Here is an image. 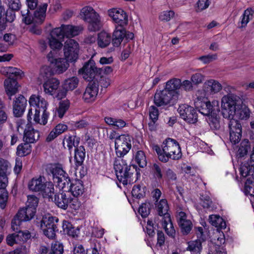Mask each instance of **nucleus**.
Here are the masks:
<instances>
[{"instance_id":"f257e3e1","label":"nucleus","mask_w":254,"mask_h":254,"mask_svg":"<svg viewBox=\"0 0 254 254\" xmlns=\"http://www.w3.org/2000/svg\"><path fill=\"white\" fill-rule=\"evenodd\" d=\"M152 149L157 153L159 160L163 162H167L170 158L177 160L182 157L179 144L172 138L165 139L162 145V148L157 145H153Z\"/></svg>"},{"instance_id":"f03ea898","label":"nucleus","mask_w":254,"mask_h":254,"mask_svg":"<svg viewBox=\"0 0 254 254\" xmlns=\"http://www.w3.org/2000/svg\"><path fill=\"white\" fill-rule=\"evenodd\" d=\"M123 157L117 156L114 162V168L119 182L124 185H127L136 181L137 178L134 180L133 175L134 172H136V175H137L138 173L137 172L136 166H127Z\"/></svg>"},{"instance_id":"7ed1b4c3","label":"nucleus","mask_w":254,"mask_h":254,"mask_svg":"<svg viewBox=\"0 0 254 254\" xmlns=\"http://www.w3.org/2000/svg\"><path fill=\"white\" fill-rule=\"evenodd\" d=\"M29 103L31 107L35 108L34 121L45 125L49 117V113L47 111L49 105L48 102L41 96L33 94L29 98Z\"/></svg>"},{"instance_id":"20e7f679","label":"nucleus","mask_w":254,"mask_h":254,"mask_svg":"<svg viewBox=\"0 0 254 254\" xmlns=\"http://www.w3.org/2000/svg\"><path fill=\"white\" fill-rule=\"evenodd\" d=\"M159 215L162 216V226L166 234L170 237L174 238L176 231L171 220L170 214L168 213L169 205L166 199H161L155 203Z\"/></svg>"},{"instance_id":"39448f33","label":"nucleus","mask_w":254,"mask_h":254,"mask_svg":"<svg viewBox=\"0 0 254 254\" xmlns=\"http://www.w3.org/2000/svg\"><path fill=\"white\" fill-rule=\"evenodd\" d=\"M195 96L194 104L201 114L208 117L215 111H219V102L218 100H213L211 104L207 101L208 97H205L203 92L201 91H197Z\"/></svg>"},{"instance_id":"423d86ee","label":"nucleus","mask_w":254,"mask_h":254,"mask_svg":"<svg viewBox=\"0 0 254 254\" xmlns=\"http://www.w3.org/2000/svg\"><path fill=\"white\" fill-rule=\"evenodd\" d=\"M81 18L89 23L88 28L90 31L99 30L102 24L99 14L91 6H86L83 7L80 13Z\"/></svg>"},{"instance_id":"0eeeda50","label":"nucleus","mask_w":254,"mask_h":254,"mask_svg":"<svg viewBox=\"0 0 254 254\" xmlns=\"http://www.w3.org/2000/svg\"><path fill=\"white\" fill-rule=\"evenodd\" d=\"M241 101L239 97L234 94H227L221 99V108L224 118L231 119L235 116V111L239 108Z\"/></svg>"},{"instance_id":"6e6552de","label":"nucleus","mask_w":254,"mask_h":254,"mask_svg":"<svg viewBox=\"0 0 254 254\" xmlns=\"http://www.w3.org/2000/svg\"><path fill=\"white\" fill-rule=\"evenodd\" d=\"M64 58L69 62H75L78 58L79 46L78 43L73 39H67L64 45Z\"/></svg>"},{"instance_id":"1a4fd4ad","label":"nucleus","mask_w":254,"mask_h":254,"mask_svg":"<svg viewBox=\"0 0 254 254\" xmlns=\"http://www.w3.org/2000/svg\"><path fill=\"white\" fill-rule=\"evenodd\" d=\"M82 30L81 27L70 25H62L60 27L54 28L52 30V36H58L63 38L73 37L78 35Z\"/></svg>"},{"instance_id":"9d476101","label":"nucleus","mask_w":254,"mask_h":254,"mask_svg":"<svg viewBox=\"0 0 254 254\" xmlns=\"http://www.w3.org/2000/svg\"><path fill=\"white\" fill-rule=\"evenodd\" d=\"M131 144L130 136L124 134L115 141V149L117 157H124L130 150Z\"/></svg>"},{"instance_id":"9b49d317","label":"nucleus","mask_w":254,"mask_h":254,"mask_svg":"<svg viewBox=\"0 0 254 254\" xmlns=\"http://www.w3.org/2000/svg\"><path fill=\"white\" fill-rule=\"evenodd\" d=\"M50 173L52 175L54 181L58 184L62 188L68 185L70 179L67 173L61 168L52 165L49 168Z\"/></svg>"},{"instance_id":"f8f14e48","label":"nucleus","mask_w":254,"mask_h":254,"mask_svg":"<svg viewBox=\"0 0 254 254\" xmlns=\"http://www.w3.org/2000/svg\"><path fill=\"white\" fill-rule=\"evenodd\" d=\"M178 111L181 117L190 124H194L197 121V114L194 109L188 104L180 105Z\"/></svg>"},{"instance_id":"ddd939ff","label":"nucleus","mask_w":254,"mask_h":254,"mask_svg":"<svg viewBox=\"0 0 254 254\" xmlns=\"http://www.w3.org/2000/svg\"><path fill=\"white\" fill-rule=\"evenodd\" d=\"M48 61L53 66L55 72L57 74H61L65 72L69 67L68 61L64 58H55L52 52L47 55Z\"/></svg>"},{"instance_id":"4468645a","label":"nucleus","mask_w":254,"mask_h":254,"mask_svg":"<svg viewBox=\"0 0 254 254\" xmlns=\"http://www.w3.org/2000/svg\"><path fill=\"white\" fill-rule=\"evenodd\" d=\"M229 119L230 121L228 126L230 139L231 142L234 144H236L240 141L242 137V126L239 121L237 120H235L233 118Z\"/></svg>"},{"instance_id":"2eb2a0df","label":"nucleus","mask_w":254,"mask_h":254,"mask_svg":"<svg viewBox=\"0 0 254 254\" xmlns=\"http://www.w3.org/2000/svg\"><path fill=\"white\" fill-rule=\"evenodd\" d=\"M109 16L114 22L119 26L124 27L128 22V16L126 12L121 8H112L108 10Z\"/></svg>"},{"instance_id":"dca6fc26","label":"nucleus","mask_w":254,"mask_h":254,"mask_svg":"<svg viewBox=\"0 0 254 254\" xmlns=\"http://www.w3.org/2000/svg\"><path fill=\"white\" fill-rule=\"evenodd\" d=\"M222 88V85L218 81L214 79H209L206 81L202 90L197 91L203 92L205 97H208L218 93Z\"/></svg>"},{"instance_id":"f3484780","label":"nucleus","mask_w":254,"mask_h":254,"mask_svg":"<svg viewBox=\"0 0 254 254\" xmlns=\"http://www.w3.org/2000/svg\"><path fill=\"white\" fill-rule=\"evenodd\" d=\"M173 99L177 100L173 95L164 89L156 92L154 95V102L156 106L160 107L167 105Z\"/></svg>"},{"instance_id":"a211bd4d","label":"nucleus","mask_w":254,"mask_h":254,"mask_svg":"<svg viewBox=\"0 0 254 254\" xmlns=\"http://www.w3.org/2000/svg\"><path fill=\"white\" fill-rule=\"evenodd\" d=\"M97 72V69L95 66V64L93 61L90 60L86 63L83 67L78 71L83 78L87 81L92 80L95 77Z\"/></svg>"},{"instance_id":"6ab92c4d","label":"nucleus","mask_w":254,"mask_h":254,"mask_svg":"<svg viewBox=\"0 0 254 254\" xmlns=\"http://www.w3.org/2000/svg\"><path fill=\"white\" fill-rule=\"evenodd\" d=\"M99 91L98 86L95 84L89 83L86 87L82 96L83 100L86 103H92L97 98Z\"/></svg>"},{"instance_id":"aec40b11","label":"nucleus","mask_w":254,"mask_h":254,"mask_svg":"<svg viewBox=\"0 0 254 254\" xmlns=\"http://www.w3.org/2000/svg\"><path fill=\"white\" fill-rule=\"evenodd\" d=\"M27 105V100L22 95L16 98L13 103V113L16 117H21L24 113Z\"/></svg>"},{"instance_id":"412c9836","label":"nucleus","mask_w":254,"mask_h":254,"mask_svg":"<svg viewBox=\"0 0 254 254\" xmlns=\"http://www.w3.org/2000/svg\"><path fill=\"white\" fill-rule=\"evenodd\" d=\"M182 85L181 80L177 78H173L166 82L164 89L167 90L177 99L179 96V89Z\"/></svg>"},{"instance_id":"4be33fe9","label":"nucleus","mask_w":254,"mask_h":254,"mask_svg":"<svg viewBox=\"0 0 254 254\" xmlns=\"http://www.w3.org/2000/svg\"><path fill=\"white\" fill-rule=\"evenodd\" d=\"M178 219L182 232L184 235L188 234L192 229V224L190 220L187 219L186 214L183 211L180 212L178 215Z\"/></svg>"},{"instance_id":"5701e85b","label":"nucleus","mask_w":254,"mask_h":254,"mask_svg":"<svg viewBox=\"0 0 254 254\" xmlns=\"http://www.w3.org/2000/svg\"><path fill=\"white\" fill-rule=\"evenodd\" d=\"M60 82L56 78H51L48 79L43 84L44 91L47 94L55 95L60 86Z\"/></svg>"},{"instance_id":"b1692460","label":"nucleus","mask_w":254,"mask_h":254,"mask_svg":"<svg viewBox=\"0 0 254 254\" xmlns=\"http://www.w3.org/2000/svg\"><path fill=\"white\" fill-rule=\"evenodd\" d=\"M40 137L38 130L35 129L30 126H27L24 132L23 140L29 144L35 143Z\"/></svg>"},{"instance_id":"393cba45","label":"nucleus","mask_w":254,"mask_h":254,"mask_svg":"<svg viewBox=\"0 0 254 254\" xmlns=\"http://www.w3.org/2000/svg\"><path fill=\"white\" fill-rule=\"evenodd\" d=\"M4 86L6 94L9 99H11V97L18 92L19 84L16 80L10 78L4 80Z\"/></svg>"},{"instance_id":"a878e982","label":"nucleus","mask_w":254,"mask_h":254,"mask_svg":"<svg viewBox=\"0 0 254 254\" xmlns=\"http://www.w3.org/2000/svg\"><path fill=\"white\" fill-rule=\"evenodd\" d=\"M45 179L44 177L39 176L32 179L28 183V189L35 192H40L43 189Z\"/></svg>"},{"instance_id":"bb28decb","label":"nucleus","mask_w":254,"mask_h":254,"mask_svg":"<svg viewBox=\"0 0 254 254\" xmlns=\"http://www.w3.org/2000/svg\"><path fill=\"white\" fill-rule=\"evenodd\" d=\"M54 202L60 208L66 209L68 207L69 202V194L68 193L62 192L55 195Z\"/></svg>"},{"instance_id":"cd10ccee","label":"nucleus","mask_w":254,"mask_h":254,"mask_svg":"<svg viewBox=\"0 0 254 254\" xmlns=\"http://www.w3.org/2000/svg\"><path fill=\"white\" fill-rule=\"evenodd\" d=\"M126 36V31L123 27H117L113 34L112 44L115 47H119Z\"/></svg>"},{"instance_id":"c85d7f7f","label":"nucleus","mask_w":254,"mask_h":254,"mask_svg":"<svg viewBox=\"0 0 254 254\" xmlns=\"http://www.w3.org/2000/svg\"><path fill=\"white\" fill-rule=\"evenodd\" d=\"M69 190L74 197H79L84 192V187L81 181L73 180L70 185Z\"/></svg>"},{"instance_id":"c756f323","label":"nucleus","mask_w":254,"mask_h":254,"mask_svg":"<svg viewBox=\"0 0 254 254\" xmlns=\"http://www.w3.org/2000/svg\"><path fill=\"white\" fill-rule=\"evenodd\" d=\"M70 106V102L68 100L65 99L62 100L59 103V107L53 110V112L54 117L58 116L60 118H62L65 113L68 110Z\"/></svg>"},{"instance_id":"7c9ffc66","label":"nucleus","mask_w":254,"mask_h":254,"mask_svg":"<svg viewBox=\"0 0 254 254\" xmlns=\"http://www.w3.org/2000/svg\"><path fill=\"white\" fill-rule=\"evenodd\" d=\"M111 37L109 33L102 31L98 33L97 42L100 48H105L108 47L111 43Z\"/></svg>"},{"instance_id":"2f4dec72","label":"nucleus","mask_w":254,"mask_h":254,"mask_svg":"<svg viewBox=\"0 0 254 254\" xmlns=\"http://www.w3.org/2000/svg\"><path fill=\"white\" fill-rule=\"evenodd\" d=\"M242 177L246 178H252L254 180V163L250 165L248 163H243L239 169Z\"/></svg>"},{"instance_id":"473e14b6","label":"nucleus","mask_w":254,"mask_h":254,"mask_svg":"<svg viewBox=\"0 0 254 254\" xmlns=\"http://www.w3.org/2000/svg\"><path fill=\"white\" fill-rule=\"evenodd\" d=\"M58 218L56 217H44L41 221V228L42 230L50 228H57V223L58 222Z\"/></svg>"},{"instance_id":"72a5a7b5","label":"nucleus","mask_w":254,"mask_h":254,"mask_svg":"<svg viewBox=\"0 0 254 254\" xmlns=\"http://www.w3.org/2000/svg\"><path fill=\"white\" fill-rule=\"evenodd\" d=\"M105 122L109 125L115 127L117 129H121L127 127L128 123L121 119H116L112 117H105Z\"/></svg>"},{"instance_id":"f704fd0d","label":"nucleus","mask_w":254,"mask_h":254,"mask_svg":"<svg viewBox=\"0 0 254 254\" xmlns=\"http://www.w3.org/2000/svg\"><path fill=\"white\" fill-rule=\"evenodd\" d=\"M234 111V117L240 120H247L250 115L249 109L246 106L243 107L241 102L239 104V108H237Z\"/></svg>"},{"instance_id":"c9c22d12","label":"nucleus","mask_w":254,"mask_h":254,"mask_svg":"<svg viewBox=\"0 0 254 254\" xmlns=\"http://www.w3.org/2000/svg\"><path fill=\"white\" fill-rule=\"evenodd\" d=\"M47 7V3H43L35 11L34 19L36 22L41 23L44 21Z\"/></svg>"},{"instance_id":"e433bc0d","label":"nucleus","mask_w":254,"mask_h":254,"mask_svg":"<svg viewBox=\"0 0 254 254\" xmlns=\"http://www.w3.org/2000/svg\"><path fill=\"white\" fill-rule=\"evenodd\" d=\"M85 157V150L83 146L76 147L74 150V160L76 167L82 165Z\"/></svg>"},{"instance_id":"4c0bfd02","label":"nucleus","mask_w":254,"mask_h":254,"mask_svg":"<svg viewBox=\"0 0 254 254\" xmlns=\"http://www.w3.org/2000/svg\"><path fill=\"white\" fill-rule=\"evenodd\" d=\"M254 14V9L252 8H248L246 9L243 15L241 16L240 28H244L246 27L249 21L252 19Z\"/></svg>"},{"instance_id":"58836bf2","label":"nucleus","mask_w":254,"mask_h":254,"mask_svg":"<svg viewBox=\"0 0 254 254\" xmlns=\"http://www.w3.org/2000/svg\"><path fill=\"white\" fill-rule=\"evenodd\" d=\"M209 221L212 225L217 228L224 229L226 227L225 222L222 217L218 215H209Z\"/></svg>"},{"instance_id":"ea45409f","label":"nucleus","mask_w":254,"mask_h":254,"mask_svg":"<svg viewBox=\"0 0 254 254\" xmlns=\"http://www.w3.org/2000/svg\"><path fill=\"white\" fill-rule=\"evenodd\" d=\"M32 151V146L28 143L25 142L18 145L16 149V154L19 157H24L29 154Z\"/></svg>"},{"instance_id":"a19ab883","label":"nucleus","mask_w":254,"mask_h":254,"mask_svg":"<svg viewBox=\"0 0 254 254\" xmlns=\"http://www.w3.org/2000/svg\"><path fill=\"white\" fill-rule=\"evenodd\" d=\"M79 79L77 77L73 76L65 79L64 82V88L68 91H72L78 85Z\"/></svg>"},{"instance_id":"79ce46f5","label":"nucleus","mask_w":254,"mask_h":254,"mask_svg":"<svg viewBox=\"0 0 254 254\" xmlns=\"http://www.w3.org/2000/svg\"><path fill=\"white\" fill-rule=\"evenodd\" d=\"M206 120L212 129L217 130L220 127L219 118L215 112L207 117Z\"/></svg>"},{"instance_id":"37998d69","label":"nucleus","mask_w":254,"mask_h":254,"mask_svg":"<svg viewBox=\"0 0 254 254\" xmlns=\"http://www.w3.org/2000/svg\"><path fill=\"white\" fill-rule=\"evenodd\" d=\"M44 188L41 190L40 192L42 193L44 197L51 198L54 193V185L51 182H45Z\"/></svg>"},{"instance_id":"c03bdc74","label":"nucleus","mask_w":254,"mask_h":254,"mask_svg":"<svg viewBox=\"0 0 254 254\" xmlns=\"http://www.w3.org/2000/svg\"><path fill=\"white\" fill-rule=\"evenodd\" d=\"M201 241L200 239H197L189 242L188 250L192 254L199 253L202 248Z\"/></svg>"},{"instance_id":"a18cd8bd","label":"nucleus","mask_w":254,"mask_h":254,"mask_svg":"<svg viewBox=\"0 0 254 254\" xmlns=\"http://www.w3.org/2000/svg\"><path fill=\"white\" fill-rule=\"evenodd\" d=\"M62 39H63L62 37H60L56 35L52 36L51 31L50 33V37L49 39V43L50 47L52 49H60L63 46L61 41H60V40Z\"/></svg>"},{"instance_id":"49530a36","label":"nucleus","mask_w":254,"mask_h":254,"mask_svg":"<svg viewBox=\"0 0 254 254\" xmlns=\"http://www.w3.org/2000/svg\"><path fill=\"white\" fill-rule=\"evenodd\" d=\"M23 236L24 234L22 231H19L18 233L9 235L6 238L7 243L10 246H13L15 243H19L20 238Z\"/></svg>"},{"instance_id":"de8ad7c7","label":"nucleus","mask_w":254,"mask_h":254,"mask_svg":"<svg viewBox=\"0 0 254 254\" xmlns=\"http://www.w3.org/2000/svg\"><path fill=\"white\" fill-rule=\"evenodd\" d=\"M244 190L247 195L249 194L254 198V180H251L250 177L247 179Z\"/></svg>"},{"instance_id":"09e8293b","label":"nucleus","mask_w":254,"mask_h":254,"mask_svg":"<svg viewBox=\"0 0 254 254\" xmlns=\"http://www.w3.org/2000/svg\"><path fill=\"white\" fill-rule=\"evenodd\" d=\"M135 162L140 167H144L146 165L147 161L146 156L143 151H138L135 155Z\"/></svg>"},{"instance_id":"8fccbe9b","label":"nucleus","mask_w":254,"mask_h":254,"mask_svg":"<svg viewBox=\"0 0 254 254\" xmlns=\"http://www.w3.org/2000/svg\"><path fill=\"white\" fill-rule=\"evenodd\" d=\"M250 149V142L248 139H244L241 143L240 147L239 149V153L241 156H244L247 154Z\"/></svg>"},{"instance_id":"3c124183","label":"nucleus","mask_w":254,"mask_h":254,"mask_svg":"<svg viewBox=\"0 0 254 254\" xmlns=\"http://www.w3.org/2000/svg\"><path fill=\"white\" fill-rule=\"evenodd\" d=\"M8 191L4 189L0 190V207L1 209L5 208L8 200Z\"/></svg>"},{"instance_id":"603ef678","label":"nucleus","mask_w":254,"mask_h":254,"mask_svg":"<svg viewBox=\"0 0 254 254\" xmlns=\"http://www.w3.org/2000/svg\"><path fill=\"white\" fill-rule=\"evenodd\" d=\"M151 172L156 179L160 180L162 177L161 165L154 163L151 167Z\"/></svg>"},{"instance_id":"864d4df0","label":"nucleus","mask_w":254,"mask_h":254,"mask_svg":"<svg viewBox=\"0 0 254 254\" xmlns=\"http://www.w3.org/2000/svg\"><path fill=\"white\" fill-rule=\"evenodd\" d=\"M63 246L59 242H55L52 244V248L49 252L51 254H63Z\"/></svg>"},{"instance_id":"5fc2aeb1","label":"nucleus","mask_w":254,"mask_h":254,"mask_svg":"<svg viewBox=\"0 0 254 254\" xmlns=\"http://www.w3.org/2000/svg\"><path fill=\"white\" fill-rule=\"evenodd\" d=\"M138 212L142 217H146L150 213V204L148 202L142 203L139 208Z\"/></svg>"},{"instance_id":"6e6d98bb","label":"nucleus","mask_w":254,"mask_h":254,"mask_svg":"<svg viewBox=\"0 0 254 254\" xmlns=\"http://www.w3.org/2000/svg\"><path fill=\"white\" fill-rule=\"evenodd\" d=\"M38 204V198L34 195H29L27 196L26 205L28 207H32L36 210Z\"/></svg>"},{"instance_id":"4d7b16f0","label":"nucleus","mask_w":254,"mask_h":254,"mask_svg":"<svg viewBox=\"0 0 254 254\" xmlns=\"http://www.w3.org/2000/svg\"><path fill=\"white\" fill-rule=\"evenodd\" d=\"M175 15L173 10H166L162 12L159 15V19L161 21H169Z\"/></svg>"},{"instance_id":"13d9d810","label":"nucleus","mask_w":254,"mask_h":254,"mask_svg":"<svg viewBox=\"0 0 254 254\" xmlns=\"http://www.w3.org/2000/svg\"><path fill=\"white\" fill-rule=\"evenodd\" d=\"M20 217L17 216V214L14 216L11 221V228L14 231L19 233V231H21L20 230V226L23 221L19 219Z\"/></svg>"},{"instance_id":"bf43d9fd","label":"nucleus","mask_w":254,"mask_h":254,"mask_svg":"<svg viewBox=\"0 0 254 254\" xmlns=\"http://www.w3.org/2000/svg\"><path fill=\"white\" fill-rule=\"evenodd\" d=\"M149 115L150 119L153 122H156L158 119L159 111L158 109L154 106H151L149 108Z\"/></svg>"},{"instance_id":"052dcab7","label":"nucleus","mask_w":254,"mask_h":254,"mask_svg":"<svg viewBox=\"0 0 254 254\" xmlns=\"http://www.w3.org/2000/svg\"><path fill=\"white\" fill-rule=\"evenodd\" d=\"M9 168V162L5 159L0 158V174L7 175V171Z\"/></svg>"},{"instance_id":"680f3d73","label":"nucleus","mask_w":254,"mask_h":254,"mask_svg":"<svg viewBox=\"0 0 254 254\" xmlns=\"http://www.w3.org/2000/svg\"><path fill=\"white\" fill-rule=\"evenodd\" d=\"M78 197L71 198L69 196V202L68 206L75 210H78L81 206V202L79 200Z\"/></svg>"},{"instance_id":"e2e57ef3","label":"nucleus","mask_w":254,"mask_h":254,"mask_svg":"<svg viewBox=\"0 0 254 254\" xmlns=\"http://www.w3.org/2000/svg\"><path fill=\"white\" fill-rule=\"evenodd\" d=\"M132 195L133 197L140 198L143 196L144 192L141 189L139 185L134 186L131 191Z\"/></svg>"},{"instance_id":"0e129e2a","label":"nucleus","mask_w":254,"mask_h":254,"mask_svg":"<svg viewBox=\"0 0 254 254\" xmlns=\"http://www.w3.org/2000/svg\"><path fill=\"white\" fill-rule=\"evenodd\" d=\"M210 5L209 0H198L197 2L196 11H201L208 7Z\"/></svg>"},{"instance_id":"69168bd1","label":"nucleus","mask_w":254,"mask_h":254,"mask_svg":"<svg viewBox=\"0 0 254 254\" xmlns=\"http://www.w3.org/2000/svg\"><path fill=\"white\" fill-rule=\"evenodd\" d=\"M5 15H4L2 21H4L6 24V22H12L14 21L15 15L14 12L12 10H7L5 12Z\"/></svg>"},{"instance_id":"338daca9","label":"nucleus","mask_w":254,"mask_h":254,"mask_svg":"<svg viewBox=\"0 0 254 254\" xmlns=\"http://www.w3.org/2000/svg\"><path fill=\"white\" fill-rule=\"evenodd\" d=\"M217 58V55L216 54H212L200 57L198 59L203 63L206 64L216 60Z\"/></svg>"},{"instance_id":"774afa93","label":"nucleus","mask_w":254,"mask_h":254,"mask_svg":"<svg viewBox=\"0 0 254 254\" xmlns=\"http://www.w3.org/2000/svg\"><path fill=\"white\" fill-rule=\"evenodd\" d=\"M75 138L76 136H68L64 141V144H66L68 149H71L73 146H75L78 145V142H75Z\"/></svg>"}]
</instances>
